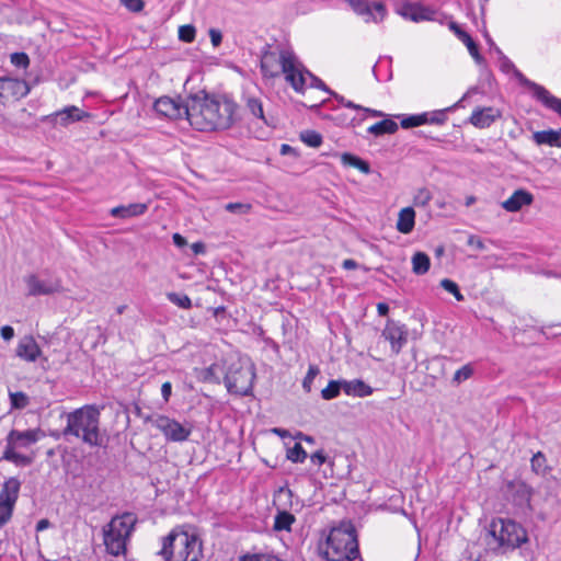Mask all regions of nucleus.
Segmentation results:
<instances>
[{
	"label": "nucleus",
	"mask_w": 561,
	"mask_h": 561,
	"mask_svg": "<svg viewBox=\"0 0 561 561\" xmlns=\"http://www.w3.org/2000/svg\"><path fill=\"white\" fill-rule=\"evenodd\" d=\"M236 108L237 104L226 98L191 95L190 124L201 131L228 129L233 124Z\"/></svg>",
	"instance_id": "nucleus-1"
},
{
	"label": "nucleus",
	"mask_w": 561,
	"mask_h": 561,
	"mask_svg": "<svg viewBox=\"0 0 561 561\" xmlns=\"http://www.w3.org/2000/svg\"><path fill=\"white\" fill-rule=\"evenodd\" d=\"M305 66L298 60L294 51L284 48L272 49L266 44L261 51V72L264 78H276L280 73L286 82L297 92H305Z\"/></svg>",
	"instance_id": "nucleus-2"
},
{
	"label": "nucleus",
	"mask_w": 561,
	"mask_h": 561,
	"mask_svg": "<svg viewBox=\"0 0 561 561\" xmlns=\"http://www.w3.org/2000/svg\"><path fill=\"white\" fill-rule=\"evenodd\" d=\"M67 425L62 430L64 437L73 436L90 447L105 446V438L100 431L101 413L95 405H83L71 412L64 413ZM51 436L59 438V433Z\"/></svg>",
	"instance_id": "nucleus-3"
},
{
	"label": "nucleus",
	"mask_w": 561,
	"mask_h": 561,
	"mask_svg": "<svg viewBox=\"0 0 561 561\" xmlns=\"http://www.w3.org/2000/svg\"><path fill=\"white\" fill-rule=\"evenodd\" d=\"M159 554L164 561H199L203 558L202 539L191 527L176 526L162 538Z\"/></svg>",
	"instance_id": "nucleus-4"
},
{
	"label": "nucleus",
	"mask_w": 561,
	"mask_h": 561,
	"mask_svg": "<svg viewBox=\"0 0 561 561\" xmlns=\"http://www.w3.org/2000/svg\"><path fill=\"white\" fill-rule=\"evenodd\" d=\"M528 540L524 527L510 518H494L489 525L485 545L495 554H505Z\"/></svg>",
	"instance_id": "nucleus-5"
},
{
	"label": "nucleus",
	"mask_w": 561,
	"mask_h": 561,
	"mask_svg": "<svg viewBox=\"0 0 561 561\" xmlns=\"http://www.w3.org/2000/svg\"><path fill=\"white\" fill-rule=\"evenodd\" d=\"M324 556L330 561H352L359 556L357 535L352 524L342 525L330 531Z\"/></svg>",
	"instance_id": "nucleus-6"
},
{
	"label": "nucleus",
	"mask_w": 561,
	"mask_h": 561,
	"mask_svg": "<svg viewBox=\"0 0 561 561\" xmlns=\"http://www.w3.org/2000/svg\"><path fill=\"white\" fill-rule=\"evenodd\" d=\"M254 378L252 365L232 364L225 375V385L229 393L245 397L252 392Z\"/></svg>",
	"instance_id": "nucleus-7"
},
{
	"label": "nucleus",
	"mask_w": 561,
	"mask_h": 561,
	"mask_svg": "<svg viewBox=\"0 0 561 561\" xmlns=\"http://www.w3.org/2000/svg\"><path fill=\"white\" fill-rule=\"evenodd\" d=\"M145 421L150 422L164 435L165 439L170 442H184L192 433V428L190 426H185L167 415H149Z\"/></svg>",
	"instance_id": "nucleus-8"
},
{
	"label": "nucleus",
	"mask_w": 561,
	"mask_h": 561,
	"mask_svg": "<svg viewBox=\"0 0 561 561\" xmlns=\"http://www.w3.org/2000/svg\"><path fill=\"white\" fill-rule=\"evenodd\" d=\"M154 111L168 118L180 119L186 118L190 122L188 100L184 103L182 99L161 96L153 104Z\"/></svg>",
	"instance_id": "nucleus-9"
},
{
	"label": "nucleus",
	"mask_w": 561,
	"mask_h": 561,
	"mask_svg": "<svg viewBox=\"0 0 561 561\" xmlns=\"http://www.w3.org/2000/svg\"><path fill=\"white\" fill-rule=\"evenodd\" d=\"M90 117V113L80 110L76 105H69L49 115L43 116L42 122L49 123L51 125L59 124L62 127H67L72 123L81 122Z\"/></svg>",
	"instance_id": "nucleus-10"
},
{
	"label": "nucleus",
	"mask_w": 561,
	"mask_h": 561,
	"mask_svg": "<svg viewBox=\"0 0 561 561\" xmlns=\"http://www.w3.org/2000/svg\"><path fill=\"white\" fill-rule=\"evenodd\" d=\"M408 329L394 320H388L381 335L391 345V351L398 355L408 342Z\"/></svg>",
	"instance_id": "nucleus-11"
},
{
	"label": "nucleus",
	"mask_w": 561,
	"mask_h": 561,
	"mask_svg": "<svg viewBox=\"0 0 561 561\" xmlns=\"http://www.w3.org/2000/svg\"><path fill=\"white\" fill-rule=\"evenodd\" d=\"M31 91L28 83L22 79L0 78V103H4L9 96L16 100L26 96Z\"/></svg>",
	"instance_id": "nucleus-12"
},
{
	"label": "nucleus",
	"mask_w": 561,
	"mask_h": 561,
	"mask_svg": "<svg viewBox=\"0 0 561 561\" xmlns=\"http://www.w3.org/2000/svg\"><path fill=\"white\" fill-rule=\"evenodd\" d=\"M398 13L413 22L431 21L434 20L436 15L434 9L421 2H405L398 10Z\"/></svg>",
	"instance_id": "nucleus-13"
},
{
	"label": "nucleus",
	"mask_w": 561,
	"mask_h": 561,
	"mask_svg": "<svg viewBox=\"0 0 561 561\" xmlns=\"http://www.w3.org/2000/svg\"><path fill=\"white\" fill-rule=\"evenodd\" d=\"M45 434L41 428H33L26 431H18L11 430L5 438L7 445L13 446L15 448L28 447L39 438L44 437Z\"/></svg>",
	"instance_id": "nucleus-14"
},
{
	"label": "nucleus",
	"mask_w": 561,
	"mask_h": 561,
	"mask_svg": "<svg viewBox=\"0 0 561 561\" xmlns=\"http://www.w3.org/2000/svg\"><path fill=\"white\" fill-rule=\"evenodd\" d=\"M24 282L27 286L28 296L51 295L58 293L61 289V285L58 280H41L35 274L26 276Z\"/></svg>",
	"instance_id": "nucleus-15"
},
{
	"label": "nucleus",
	"mask_w": 561,
	"mask_h": 561,
	"mask_svg": "<svg viewBox=\"0 0 561 561\" xmlns=\"http://www.w3.org/2000/svg\"><path fill=\"white\" fill-rule=\"evenodd\" d=\"M136 522L137 518L134 514L125 513L122 516H116L112 518L106 529L115 534H119L128 539L131 533L134 531Z\"/></svg>",
	"instance_id": "nucleus-16"
},
{
	"label": "nucleus",
	"mask_w": 561,
	"mask_h": 561,
	"mask_svg": "<svg viewBox=\"0 0 561 561\" xmlns=\"http://www.w3.org/2000/svg\"><path fill=\"white\" fill-rule=\"evenodd\" d=\"M500 117L501 112L494 107H477L473 110L469 121L478 128H488Z\"/></svg>",
	"instance_id": "nucleus-17"
},
{
	"label": "nucleus",
	"mask_w": 561,
	"mask_h": 561,
	"mask_svg": "<svg viewBox=\"0 0 561 561\" xmlns=\"http://www.w3.org/2000/svg\"><path fill=\"white\" fill-rule=\"evenodd\" d=\"M534 195L526 190H516L506 201L502 203V207L511 213L519 211L524 206L533 204Z\"/></svg>",
	"instance_id": "nucleus-18"
},
{
	"label": "nucleus",
	"mask_w": 561,
	"mask_h": 561,
	"mask_svg": "<svg viewBox=\"0 0 561 561\" xmlns=\"http://www.w3.org/2000/svg\"><path fill=\"white\" fill-rule=\"evenodd\" d=\"M16 356L26 360L35 362L42 354V350L33 336H24L16 346Z\"/></svg>",
	"instance_id": "nucleus-19"
},
{
	"label": "nucleus",
	"mask_w": 561,
	"mask_h": 561,
	"mask_svg": "<svg viewBox=\"0 0 561 561\" xmlns=\"http://www.w3.org/2000/svg\"><path fill=\"white\" fill-rule=\"evenodd\" d=\"M450 30H453L458 39H460L467 46L469 54L474 59V61L478 65L484 64L485 60L480 54L479 46L473 41V38L455 22L450 23Z\"/></svg>",
	"instance_id": "nucleus-20"
},
{
	"label": "nucleus",
	"mask_w": 561,
	"mask_h": 561,
	"mask_svg": "<svg viewBox=\"0 0 561 561\" xmlns=\"http://www.w3.org/2000/svg\"><path fill=\"white\" fill-rule=\"evenodd\" d=\"M127 538L104 528V545L107 553L118 557L126 552Z\"/></svg>",
	"instance_id": "nucleus-21"
},
{
	"label": "nucleus",
	"mask_w": 561,
	"mask_h": 561,
	"mask_svg": "<svg viewBox=\"0 0 561 561\" xmlns=\"http://www.w3.org/2000/svg\"><path fill=\"white\" fill-rule=\"evenodd\" d=\"M20 489L21 481L18 478L11 477L7 479L0 490V502L15 506V503L19 499Z\"/></svg>",
	"instance_id": "nucleus-22"
},
{
	"label": "nucleus",
	"mask_w": 561,
	"mask_h": 561,
	"mask_svg": "<svg viewBox=\"0 0 561 561\" xmlns=\"http://www.w3.org/2000/svg\"><path fill=\"white\" fill-rule=\"evenodd\" d=\"M514 75L518 79L519 83L533 91L534 96L540 101L545 106L552 98V94L542 85L527 79L518 69H514Z\"/></svg>",
	"instance_id": "nucleus-23"
},
{
	"label": "nucleus",
	"mask_w": 561,
	"mask_h": 561,
	"mask_svg": "<svg viewBox=\"0 0 561 561\" xmlns=\"http://www.w3.org/2000/svg\"><path fill=\"white\" fill-rule=\"evenodd\" d=\"M514 75L518 79L519 83L533 91L534 96L540 101L545 106L552 98V94L542 85L527 79L518 69H514Z\"/></svg>",
	"instance_id": "nucleus-24"
},
{
	"label": "nucleus",
	"mask_w": 561,
	"mask_h": 561,
	"mask_svg": "<svg viewBox=\"0 0 561 561\" xmlns=\"http://www.w3.org/2000/svg\"><path fill=\"white\" fill-rule=\"evenodd\" d=\"M148 209V205L145 203H133L129 205H121L110 210L111 216L116 218H131L145 214Z\"/></svg>",
	"instance_id": "nucleus-25"
},
{
	"label": "nucleus",
	"mask_w": 561,
	"mask_h": 561,
	"mask_svg": "<svg viewBox=\"0 0 561 561\" xmlns=\"http://www.w3.org/2000/svg\"><path fill=\"white\" fill-rule=\"evenodd\" d=\"M415 226V210L413 207H404L399 211L396 228L399 232L408 234Z\"/></svg>",
	"instance_id": "nucleus-26"
},
{
	"label": "nucleus",
	"mask_w": 561,
	"mask_h": 561,
	"mask_svg": "<svg viewBox=\"0 0 561 561\" xmlns=\"http://www.w3.org/2000/svg\"><path fill=\"white\" fill-rule=\"evenodd\" d=\"M344 392L347 396L365 398L373 394L374 389L362 379L346 380Z\"/></svg>",
	"instance_id": "nucleus-27"
},
{
	"label": "nucleus",
	"mask_w": 561,
	"mask_h": 561,
	"mask_svg": "<svg viewBox=\"0 0 561 561\" xmlns=\"http://www.w3.org/2000/svg\"><path fill=\"white\" fill-rule=\"evenodd\" d=\"M533 138L537 145H548L551 147L561 148V129L536 131L534 133Z\"/></svg>",
	"instance_id": "nucleus-28"
},
{
	"label": "nucleus",
	"mask_w": 561,
	"mask_h": 561,
	"mask_svg": "<svg viewBox=\"0 0 561 561\" xmlns=\"http://www.w3.org/2000/svg\"><path fill=\"white\" fill-rule=\"evenodd\" d=\"M341 162L344 167L355 168L364 174H369L371 172L370 165L367 161L350 152L341 154Z\"/></svg>",
	"instance_id": "nucleus-29"
},
{
	"label": "nucleus",
	"mask_w": 561,
	"mask_h": 561,
	"mask_svg": "<svg viewBox=\"0 0 561 561\" xmlns=\"http://www.w3.org/2000/svg\"><path fill=\"white\" fill-rule=\"evenodd\" d=\"M398 128L399 126L394 121L386 118L368 127L367 131L378 137L386 134H394Z\"/></svg>",
	"instance_id": "nucleus-30"
},
{
	"label": "nucleus",
	"mask_w": 561,
	"mask_h": 561,
	"mask_svg": "<svg viewBox=\"0 0 561 561\" xmlns=\"http://www.w3.org/2000/svg\"><path fill=\"white\" fill-rule=\"evenodd\" d=\"M431 267L430 256L425 252H415L412 256V271L416 275H424Z\"/></svg>",
	"instance_id": "nucleus-31"
},
{
	"label": "nucleus",
	"mask_w": 561,
	"mask_h": 561,
	"mask_svg": "<svg viewBox=\"0 0 561 561\" xmlns=\"http://www.w3.org/2000/svg\"><path fill=\"white\" fill-rule=\"evenodd\" d=\"M15 447L5 445L2 454V459L13 462L18 466H28L32 463V458L15 451Z\"/></svg>",
	"instance_id": "nucleus-32"
},
{
	"label": "nucleus",
	"mask_w": 561,
	"mask_h": 561,
	"mask_svg": "<svg viewBox=\"0 0 561 561\" xmlns=\"http://www.w3.org/2000/svg\"><path fill=\"white\" fill-rule=\"evenodd\" d=\"M346 380H330L328 386L321 390V397L324 400H332L340 396L341 390L344 391Z\"/></svg>",
	"instance_id": "nucleus-33"
},
{
	"label": "nucleus",
	"mask_w": 561,
	"mask_h": 561,
	"mask_svg": "<svg viewBox=\"0 0 561 561\" xmlns=\"http://www.w3.org/2000/svg\"><path fill=\"white\" fill-rule=\"evenodd\" d=\"M295 520L296 518L293 514L286 511H279L274 519V529L277 531L290 530V527Z\"/></svg>",
	"instance_id": "nucleus-34"
},
{
	"label": "nucleus",
	"mask_w": 561,
	"mask_h": 561,
	"mask_svg": "<svg viewBox=\"0 0 561 561\" xmlns=\"http://www.w3.org/2000/svg\"><path fill=\"white\" fill-rule=\"evenodd\" d=\"M245 108L256 118H260L264 124L268 125L266 117L264 116L263 103L260 99L254 96H248L245 101Z\"/></svg>",
	"instance_id": "nucleus-35"
},
{
	"label": "nucleus",
	"mask_w": 561,
	"mask_h": 561,
	"mask_svg": "<svg viewBox=\"0 0 561 561\" xmlns=\"http://www.w3.org/2000/svg\"><path fill=\"white\" fill-rule=\"evenodd\" d=\"M425 124H426V114H424V113L403 116L400 122L401 127L404 129L417 127V126L425 125Z\"/></svg>",
	"instance_id": "nucleus-36"
},
{
	"label": "nucleus",
	"mask_w": 561,
	"mask_h": 561,
	"mask_svg": "<svg viewBox=\"0 0 561 561\" xmlns=\"http://www.w3.org/2000/svg\"><path fill=\"white\" fill-rule=\"evenodd\" d=\"M374 12H377L380 16V20L383 19L386 14V8L381 2L374 3V7L371 8L370 4L368 5L367 10L364 11V13L360 15L365 22L375 21L377 22V18Z\"/></svg>",
	"instance_id": "nucleus-37"
},
{
	"label": "nucleus",
	"mask_w": 561,
	"mask_h": 561,
	"mask_svg": "<svg viewBox=\"0 0 561 561\" xmlns=\"http://www.w3.org/2000/svg\"><path fill=\"white\" fill-rule=\"evenodd\" d=\"M304 77H305V88L307 87V77L309 78V87L320 89L329 94H333V91L317 76L311 73L309 70L305 68L304 70Z\"/></svg>",
	"instance_id": "nucleus-38"
},
{
	"label": "nucleus",
	"mask_w": 561,
	"mask_h": 561,
	"mask_svg": "<svg viewBox=\"0 0 561 561\" xmlns=\"http://www.w3.org/2000/svg\"><path fill=\"white\" fill-rule=\"evenodd\" d=\"M167 298L170 302L174 304L175 306L182 308V309H191L192 308V300L191 298L185 294H179V293H167Z\"/></svg>",
	"instance_id": "nucleus-39"
},
{
	"label": "nucleus",
	"mask_w": 561,
	"mask_h": 561,
	"mask_svg": "<svg viewBox=\"0 0 561 561\" xmlns=\"http://www.w3.org/2000/svg\"><path fill=\"white\" fill-rule=\"evenodd\" d=\"M474 368L472 364H466L461 368L457 369L453 377L454 383H461L473 376Z\"/></svg>",
	"instance_id": "nucleus-40"
},
{
	"label": "nucleus",
	"mask_w": 561,
	"mask_h": 561,
	"mask_svg": "<svg viewBox=\"0 0 561 561\" xmlns=\"http://www.w3.org/2000/svg\"><path fill=\"white\" fill-rule=\"evenodd\" d=\"M10 403L12 409L22 410L28 405L30 399L22 391L10 392Z\"/></svg>",
	"instance_id": "nucleus-41"
},
{
	"label": "nucleus",
	"mask_w": 561,
	"mask_h": 561,
	"mask_svg": "<svg viewBox=\"0 0 561 561\" xmlns=\"http://www.w3.org/2000/svg\"><path fill=\"white\" fill-rule=\"evenodd\" d=\"M287 458L295 463H302L307 458V453L299 443H296L287 450Z\"/></svg>",
	"instance_id": "nucleus-42"
},
{
	"label": "nucleus",
	"mask_w": 561,
	"mask_h": 561,
	"mask_svg": "<svg viewBox=\"0 0 561 561\" xmlns=\"http://www.w3.org/2000/svg\"><path fill=\"white\" fill-rule=\"evenodd\" d=\"M450 108H446V110H436V111H433V112H424V114H426V124H432V125H444L446 122H447V115H446V112L449 111Z\"/></svg>",
	"instance_id": "nucleus-43"
},
{
	"label": "nucleus",
	"mask_w": 561,
	"mask_h": 561,
	"mask_svg": "<svg viewBox=\"0 0 561 561\" xmlns=\"http://www.w3.org/2000/svg\"><path fill=\"white\" fill-rule=\"evenodd\" d=\"M300 139L312 148H318L322 144V136L314 130H305L300 134Z\"/></svg>",
	"instance_id": "nucleus-44"
},
{
	"label": "nucleus",
	"mask_w": 561,
	"mask_h": 561,
	"mask_svg": "<svg viewBox=\"0 0 561 561\" xmlns=\"http://www.w3.org/2000/svg\"><path fill=\"white\" fill-rule=\"evenodd\" d=\"M440 286L446 291L451 294L456 298V300H458V301H463L465 300V297L461 294L458 285L454 280H451L449 278H444V279L440 280Z\"/></svg>",
	"instance_id": "nucleus-45"
},
{
	"label": "nucleus",
	"mask_w": 561,
	"mask_h": 561,
	"mask_svg": "<svg viewBox=\"0 0 561 561\" xmlns=\"http://www.w3.org/2000/svg\"><path fill=\"white\" fill-rule=\"evenodd\" d=\"M319 374L320 369L317 365H309L308 371L302 380V388L307 393L311 392L312 382Z\"/></svg>",
	"instance_id": "nucleus-46"
},
{
	"label": "nucleus",
	"mask_w": 561,
	"mask_h": 561,
	"mask_svg": "<svg viewBox=\"0 0 561 561\" xmlns=\"http://www.w3.org/2000/svg\"><path fill=\"white\" fill-rule=\"evenodd\" d=\"M240 561H283L273 553H252L240 558Z\"/></svg>",
	"instance_id": "nucleus-47"
},
{
	"label": "nucleus",
	"mask_w": 561,
	"mask_h": 561,
	"mask_svg": "<svg viewBox=\"0 0 561 561\" xmlns=\"http://www.w3.org/2000/svg\"><path fill=\"white\" fill-rule=\"evenodd\" d=\"M432 199V194L426 188H420L413 197V205L416 207H425Z\"/></svg>",
	"instance_id": "nucleus-48"
},
{
	"label": "nucleus",
	"mask_w": 561,
	"mask_h": 561,
	"mask_svg": "<svg viewBox=\"0 0 561 561\" xmlns=\"http://www.w3.org/2000/svg\"><path fill=\"white\" fill-rule=\"evenodd\" d=\"M11 64L16 68L26 69L30 66V57L26 53L18 51L10 56Z\"/></svg>",
	"instance_id": "nucleus-49"
},
{
	"label": "nucleus",
	"mask_w": 561,
	"mask_h": 561,
	"mask_svg": "<svg viewBox=\"0 0 561 561\" xmlns=\"http://www.w3.org/2000/svg\"><path fill=\"white\" fill-rule=\"evenodd\" d=\"M546 461V456L541 451L536 453L530 460L533 470L536 473H543L547 468Z\"/></svg>",
	"instance_id": "nucleus-50"
},
{
	"label": "nucleus",
	"mask_w": 561,
	"mask_h": 561,
	"mask_svg": "<svg viewBox=\"0 0 561 561\" xmlns=\"http://www.w3.org/2000/svg\"><path fill=\"white\" fill-rule=\"evenodd\" d=\"M196 30L193 25H182L179 28V38L185 43H192L195 39Z\"/></svg>",
	"instance_id": "nucleus-51"
},
{
	"label": "nucleus",
	"mask_w": 561,
	"mask_h": 561,
	"mask_svg": "<svg viewBox=\"0 0 561 561\" xmlns=\"http://www.w3.org/2000/svg\"><path fill=\"white\" fill-rule=\"evenodd\" d=\"M495 53L499 56L500 68L503 72L507 73L516 69L514 64L504 55V53L499 47H495Z\"/></svg>",
	"instance_id": "nucleus-52"
},
{
	"label": "nucleus",
	"mask_w": 561,
	"mask_h": 561,
	"mask_svg": "<svg viewBox=\"0 0 561 561\" xmlns=\"http://www.w3.org/2000/svg\"><path fill=\"white\" fill-rule=\"evenodd\" d=\"M14 506L0 502V529L10 520Z\"/></svg>",
	"instance_id": "nucleus-53"
},
{
	"label": "nucleus",
	"mask_w": 561,
	"mask_h": 561,
	"mask_svg": "<svg viewBox=\"0 0 561 561\" xmlns=\"http://www.w3.org/2000/svg\"><path fill=\"white\" fill-rule=\"evenodd\" d=\"M357 15L367 10L369 2L366 0H345Z\"/></svg>",
	"instance_id": "nucleus-54"
},
{
	"label": "nucleus",
	"mask_w": 561,
	"mask_h": 561,
	"mask_svg": "<svg viewBox=\"0 0 561 561\" xmlns=\"http://www.w3.org/2000/svg\"><path fill=\"white\" fill-rule=\"evenodd\" d=\"M225 208L230 213L245 214L250 210L251 206L242 203H228Z\"/></svg>",
	"instance_id": "nucleus-55"
},
{
	"label": "nucleus",
	"mask_w": 561,
	"mask_h": 561,
	"mask_svg": "<svg viewBox=\"0 0 561 561\" xmlns=\"http://www.w3.org/2000/svg\"><path fill=\"white\" fill-rule=\"evenodd\" d=\"M467 244L476 248L479 251H483L485 249V245H484V242L482 241V239L477 236H473V234L469 236V238L467 240Z\"/></svg>",
	"instance_id": "nucleus-56"
},
{
	"label": "nucleus",
	"mask_w": 561,
	"mask_h": 561,
	"mask_svg": "<svg viewBox=\"0 0 561 561\" xmlns=\"http://www.w3.org/2000/svg\"><path fill=\"white\" fill-rule=\"evenodd\" d=\"M124 3L126 5V8L133 12L141 11L145 5L142 0H124Z\"/></svg>",
	"instance_id": "nucleus-57"
},
{
	"label": "nucleus",
	"mask_w": 561,
	"mask_h": 561,
	"mask_svg": "<svg viewBox=\"0 0 561 561\" xmlns=\"http://www.w3.org/2000/svg\"><path fill=\"white\" fill-rule=\"evenodd\" d=\"M209 37L214 47H218L222 42V34L217 28L209 30Z\"/></svg>",
	"instance_id": "nucleus-58"
},
{
	"label": "nucleus",
	"mask_w": 561,
	"mask_h": 561,
	"mask_svg": "<svg viewBox=\"0 0 561 561\" xmlns=\"http://www.w3.org/2000/svg\"><path fill=\"white\" fill-rule=\"evenodd\" d=\"M312 463L321 466L327 462V456L323 450H317L310 456Z\"/></svg>",
	"instance_id": "nucleus-59"
},
{
	"label": "nucleus",
	"mask_w": 561,
	"mask_h": 561,
	"mask_svg": "<svg viewBox=\"0 0 561 561\" xmlns=\"http://www.w3.org/2000/svg\"><path fill=\"white\" fill-rule=\"evenodd\" d=\"M546 107H548V108L557 112L559 115H561V100L560 99L552 95V98H550V101Z\"/></svg>",
	"instance_id": "nucleus-60"
},
{
	"label": "nucleus",
	"mask_w": 561,
	"mask_h": 561,
	"mask_svg": "<svg viewBox=\"0 0 561 561\" xmlns=\"http://www.w3.org/2000/svg\"><path fill=\"white\" fill-rule=\"evenodd\" d=\"M172 394V385L170 381H165L161 386V396L165 402L169 401L170 397Z\"/></svg>",
	"instance_id": "nucleus-61"
},
{
	"label": "nucleus",
	"mask_w": 561,
	"mask_h": 561,
	"mask_svg": "<svg viewBox=\"0 0 561 561\" xmlns=\"http://www.w3.org/2000/svg\"><path fill=\"white\" fill-rule=\"evenodd\" d=\"M0 335L4 341H10L14 336V330L10 325H3L0 329Z\"/></svg>",
	"instance_id": "nucleus-62"
},
{
	"label": "nucleus",
	"mask_w": 561,
	"mask_h": 561,
	"mask_svg": "<svg viewBox=\"0 0 561 561\" xmlns=\"http://www.w3.org/2000/svg\"><path fill=\"white\" fill-rule=\"evenodd\" d=\"M215 368H216V366H215V365H211L210 367H208V368L206 369V376H205V378H206L207 380H210V381L219 382L218 377H216V376H215Z\"/></svg>",
	"instance_id": "nucleus-63"
},
{
	"label": "nucleus",
	"mask_w": 561,
	"mask_h": 561,
	"mask_svg": "<svg viewBox=\"0 0 561 561\" xmlns=\"http://www.w3.org/2000/svg\"><path fill=\"white\" fill-rule=\"evenodd\" d=\"M342 267L345 270H355L358 267V263L353 259H346L342 262Z\"/></svg>",
	"instance_id": "nucleus-64"
}]
</instances>
